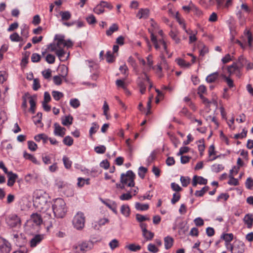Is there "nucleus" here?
Segmentation results:
<instances>
[{"mask_svg":"<svg viewBox=\"0 0 253 253\" xmlns=\"http://www.w3.org/2000/svg\"><path fill=\"white\" fill-rule=\"evenodd\" d=\"M73 249L76 250L77 253H85L87 251L91 249L88 242H82L79 243L78 246H74Z\"/></svg>","mask_w":253,"mask_h":253,"instance_id":"nucleus-6","label":"nucleus"},{"mask_svg":"<svg viewBox=\"0 0 253 253\" xmlns=\"http://www.w3.org/2000/svg\"><path fill=\"white\" fill-rule=\"evenodd\" d=\"M41 87L40 81L38 79H34L33 84V89L34 90H38Z\"/></svg>","mask_w":253,"mask_h":253,"instance_id":"nucleus-63","label":"nucleus"},{"mask_svg":"<svg viewBox=\"0 0 253 253\" xmlns=\"http://www.w3.org/2000/svg\"><path fill=\"white\" fill-rule=\"evenodd\" d=\"M54 134L55 135L63 137L65 134L66 128L61 127L59 124L55 123L54 124Z\"/></svg>","mask_w":253,"mask_h":253,"instance_id":"nucleus-8","label":"nucleus"},{"mask_svg":"<svg viewBox=\"0 0 253 253\" xmlns=\"http://www.w3.org/2000/svg\"><path fill=\"white\" fill-rule=\"evenodd\" d=\"M55 40L57 41L56 45L57 46L58 48H62V46H63V47H64L65 40L64 36L56 35L55 37Z\"/></svg>","mask_w":253,"mask_h":253,"instance_id":"nucleus-21","label":"nucleus"},{"mask_svg":"<svg viewBox=\"0 0 253 253\" xmlns=\"http://www.w3.org/2000/svg\"><path fill=\"white\" fill-rule=\"evenodd\" d=\"M28 148L32 151H35L38 148L37 145L33 141H28Z\"/></svg>","mask_w":253,"mask_h":253,"instance_id":"nucleus-50","label":"nucleus"},{"mask_svg":"<svg viewBox=\"0 0 253 253\" xmlns=\"http://www.w3.org/2000/svg\"><path fill=\"white\" fill-rule=\"evenodd\" d=\"M109 246H110V248L112 250H114L115 248L118 247H119V242H118V241L117 239H114L112 240L109 243Z\"/></svg>","mask_w":253,"mask_h":253,"instance_id":"nucleus-59","label":"nucleus"},{"mask_svg":"<svg viewBox=\"0 0 253 253\" xmlns=\"http://www.w3.org/2000/svg\"><path fill=\"white\" fill-rule=\"evenodd\" d=\"M121 213L126 217H128L130 215V209L128 205H123L121 208Z\"/></svg>","mask_w":253,"mask_h":253,"instance_id":"nucleus-24","label":"nucleus"},{"mask_svg":"<svg viewBox=\"0 0 253 253\" xmlns=\"http://www.w3.org/2000/svg\"><path fill=\"white\" fill-rule=\"evenodd\" d=\"M142 234L146 240H151L154 236L153 233L148 230H147V232L143 233Z\"/></svg>","mask_w":253,"mask_h":253,"instance_id":"nucleus-51","label":"nucleus"},{"mask_svg":"<svg viewBox=\"0 0 253 253\" xmlns=\"http://www.w3.org/2000/svg\"><path fill=\"white\" fill-rule=\"evenodd\" d=\"M218 76L219 73L217 72H215L208 76L206 80L209 83H212L214 82L218 79Z\"/></svg>","mask_w":253,"mask_h":253,"instance_id":"nucleus-19","label":"nucleus"},{"mask_svg":"<svg viewBox=\"0 0 253 253\" xmlns=\"http://www.w3.org/2000/svg\"><path fill=\"white\" fill-rule=\"evenodd\" d=\"M34 205L38 210L45 212L50 218H52L49 210L50 204L48 203V194L42 190H37L34 193Z\"/></svg>","mask_w":253,"mask_h":253,"instance_id":"nucleus-1","label":"nucleus"},{"mask_svg":"<svg viewBox=\"0 0 253 253\" xmlns=\"http://www.w3.org/2000/svg\"><path fill=\"white\" fill-rule=\"evenodd\" d=\"M223 169L224 167L221 164H214L211 167V171L215 173H218Z\"/></svg>","mask_w":253,"mask_h":253,"instance_id":"nucleus-29","label":"nucleus"},{"mask_svg":"<svg viewBox=\"0 0 253 253\" xmlns=\"http://www.w3.org/2000/svg\"><path fill=\"white\" fill-rule=\"evenodd\" d=\"M55 185L59 190H60L64 188L66 186V184L64 181L57 179L55 181Z\"/></svg>","mask_w":253,"mask_h":253,"instance_id":"nucleus-57","label":"nucleus"},{"mask_svg":"<svg viewBox=\"0 0 253 253\" xmlns=\"http://www.w3.org/2000/svg\"><path fill=\"white\" fill-rule=\"evenodd\" d=\"M42 75L45 79H49L51 76V71L50 69H48L42 72Z\"/></svg>","mask_w":253,"mask_h":253,"instance_id":"nucleus-61","label":"nucleus"},{"mask_svg":"<svg viewBox=\"0 0 253 253\" xmlns=\"http://www.w3.org/2000/svg\"><path fill=\"white\" fill-rule=\"evenodd\" d=\"M136 219L139 222H142L145 220H150L149 218L147 217L144 215H141V214H138V213L136 214Z\"/></svg>","mask_w":253,"mask_h":253,"instance_id":"nucleus-56","label":"nucleus"},{"mask_svg":"<svg viewBox=\"0 0 253 253\" xmlns=\"http://www.w3.org/2000/svg\"><path fill=\"white\" fill-rule=\"evenodd\" d=\"M132 198V195H131L130 191H128L126 193H124L122 195L120 196V199L122 201L124 200H129L131 199Z\"/></svg>","mask_w":253,"mask_h":253,"instance_id":"nucleus-48","label":"nucleus"},{"mask_svg":"<svg viewBox=\"0 0 253 253\" xmlns=\"http://www.w3.org/2000/svg\"><path fill=\"white\" fill-rule=\"evenodd\" d=\"M206 92L207 88L204 85H200L198 87L197 93L199 96H201V95H203V94L205 93Z\"/></svg>","mask_w":253,"mask_h":253,"instance_id":"nucleus-55","label":"nucleus"},{"mask_svg":"<svg viewBox=\"0 0 253 253\" xmlns=\"http://www.w3.org/2000/svg\"><path fill=\"white\" fill-rule=\"evenodd\" d=\"M119 30V27L117 24H112L109 29L106 31V35L108 36H111L114 32Z\"/></svg>","mask_w":253,"mask_h":253,"instance_id":"nucleus-27","label":"nucleus"},{"mask_svg":"<svg viewBox=\"0 0 253 253\" xmlns=\"http://www.w3.org/2000/svg\"><path fill=\"white\" fill-rule=\"evenodd\" d=\"M221 77L225 80L230 88L233 87L234 86L233 81L229 77H226L224 74H221Z\"/></svg>","mask_w":253,"mask_h":253,"instance_id":"nucleus-37","label":"nucleus"},{"mask_svg":"<svg viewBox=\"0 0 253 253\" xmlns=\"http://www.w3.org/2000/svg\"><path fill=\"white\" fill-rule=\"evenodd\" d=\"M180 181L183 187H187L190 182V178L188 177L181 176Z\"/></svg>","mask_w":253,"mask_h":253,"instance_id":"nucleus-44","label":"nucleus"},{"mask_svg":"<svg viewBox=\"0 0 253 253\" xmlns=\"http://www.w3.org/2000/svg\"><path fill=\"white\" fill-rule=\"evenodd\" d=\"M93 12L97 14H100L104 12V9L101 2L94 8Z\"/></svg>","mask_w":253,"mask_h":253,"instance_id":"nucleus-34","label":"nucleus"},{"mask_svg":"<svg viewBox=\"0 0 253 253\" xmlns=\"http://www.w3.org/2000/svg\"><path fill=\"white\" fill-rule=\"evenodd\" d=\"M74 142L73 139L70 136H65L63 140V143L68 146H71L73 145Z\"/></svg>","mask_w":253,"mask_h":253,"instance_id":"nucleus-36","label":"nucleus"},{"mask_svg":"<svg viewBox=\"0 0 253 253\" xmlns=\"http://www.w3.org/2000/svg\"><path fill=\"white\" fill-rule=\"evenodd\" d=\"M10 39L12 42H18L22 41V38L19 36L17 33H14L10 36Z\"/></svg>","mask_w":253,"mask_h":253,"instance_id":"nucleus-40","label":"nucleus"},{"mask_svg":"<svg viewBox=\"0 0 253 253\" xmlns=\"http://www.w3.org/2000/svg\"><path fill=\"white\" fill-rule=\"evenodd\" d=\"M128 250L132 252H136L141 249V246L139 245H136L134 244H131L126 247Z\"/></svg>","mask_w":253,"mask_h":253,"instance_id":"nucleus-46","label":"nucleus"},{"mask_svg":"<svg viewBox=\"0 0 253 253\" xmlns=\"http://www.w3.org/2000/svg\"><path fill=\"white\" fill-rule=\"evenodd\" d=\"M43 239V235H35L30 240V246L32 248L35 247L40 244Z\"/></svg>","mask_w":253,"mask_h":253,"instance_id":"nucleus-9","label":"nucleus"},{"mask_svg":"<svg viewBox=\"0 0 253 253\" xmlns=\"http://www.w3.org/2000/svg\"><path fill=\"white\" fill-rule=\"evenodd\" d=\"M52 217L63 218L66 214L67 209L66 203L61 198H57L54 200L52 206Z\"/></svg>","mask_w":253,"mask_h":253,"instance_id":"nucleus-2","label":"nucleus"},{"mask_svg":"<svg viewBox=\"0 0 253 253\" xmlns=\"http://www.w3.org/2000/svg\"><path fill=\"white\" fill-rule=\"evenodd\" d=\"M31 220L36 225H40L42 220L41 215L37 213H33L31 216Z\"/></svg>","mask_w":253,"mask_h":253,"instance_id":"nucleus-17","label":"nucleus"},{"mask_svg":"<svg viewBox=\"0 0 253 253\" xmlns=\"http://www.w3.org/2000/svg\"><path fill=\"white\" fill-rule=\"evenodd\" d=\"M63 162L64 165L65 167L67 169H69L71 167L72 162L70 160L69 158L64 156L63 157Z\"/></svg>","mask_w":253,"mask_h":253,"instance_id":"nucleus-39","label":"nucleus"},{"mask_svg":"<svg viewBox=\"0 0 253 253\" xmlns=\"http://www.w3.org/2000/svg\"><path fill=\"white\" fill-rule=\"evenodd\" d=\"M135 175L133 172L129 170L126 173H122L121 175L120 181L122 184H125L128 187H134L135 185L134 179Z\"/></svg>","mask_w":253,"mask_h":253,"instance_id":"nucleus-3","label":"nucleus"},{"mask_svg":"<svg viewBox=\"0 0 253 253\" xmlns=\"http://www.w3.org/2000/svg\"><path fill=\"white\" fill-rule=\"evenodd\" d=\"M91 125L92 126L89 129V135L91 137L92 136V134L95 133L99 128V126L95 122L93 123Z\"/></svg>","mask_w":253,"mask_h":253,"instance_id":"nucleus-43","label":"nucleus"},{"mask_svg":"<svg viewBox=\"0 0 253 253\" xmlns=\"http://www.w3.org/2000/svg\"><path fill=\"white\" fill-rule=\"evenodd\" d=\"M169 35L171 38L174 40L176 43L180 42V40L177 37V33L172 30H171L169 33Z\"/></svg>","mask_w":253,"mask_h":253,"instance_id":"nucleus-45","label":"nucleus"},{"mask_svg":"<svg viewBox=\"0 0 253 253\" xmlns=\"http://www.w3.org/2000/svg\"><path fill=\"white\" fill-rule=\"evenodd\" d=\"M164 242L165 249L168 250L172 246L173 240L171 237L167 236L164 238Z\"/></svg>","mask_w":253,"mask_h":253,"instance_id":"nucleus-22","label":"nucleus"},{"mask_svg":"<svg viewBox=\"0 0 253 253\" xmlns=\"http://www.w3.org/2000/svg\"><path fill=\"white\" fill-rule=\"evenodd\" d=\"M42 119V113L39 112L35 116L33 117V121L35 125H37L41 123Z\"/></svg>","mask_w":253,"mask_h":253,"instance_id":"nucleus-41","label":"nucleus"},{"mask_svg":"<svg viewBox=\"0 0 253 253\" xmlns=\"http://www.w3.org/2000/svg\"><path fill=\"white\" fill-rule=\"evenodd\" d=\"M80 102L77 98H72L70 101V105L74 108H77L80 106Z\"/></svg>","mask_w":253,"mask_h":253,"instance_id":"nucleus-42","label":"nucleus"},{"mask_svg":"<svg viewBox=\"0 0 253 253\" xmlns=\"http://www.w3.org/2000/svg\"><path fill=\"white\" fill-rule=\"evenodd\" d=\"M46 61L49 64H53L55 62V56L51 54H48L45 57Z\"/></svg>","mask_w":253,"mask_h":253,"instance_id":"nucleus-58","label":"nucleus"},{"mask_svg":"<svg viewBox=\"0 0 253 253\" xmlns=\"http://www.w3.org/2000/svg\"><path fill=\"white\" fill-rule=\"evenodd\" d=\"M234 171V169H232L230 170V174L229 175V180L228 182V184L230 185L237 186L239 185V182L237 179L233 177L232 172Z\"/></svg>","mask_w":253,"mask_h":253,"instance_id":"nucleus-20","label":"nucleus"},{"mask_svg":"<svg viewBox=\"0 0 253 253\" xmlns=\"http://www.w3.org/2000/svg\"><path fill=\"white\" fill-rule=\"evenodd\" d=\"M247 62V60L244 57L243 55H241L239 57L238 60L233 63L235 64V65L237 66L236 69H240L242 70Z\"/></svg>","mask_w":253,"mask_h":253,"instance_id":"nucleus-15","label":"nucleus"},{"mask_svg":"<svg viewBox=\"0 0 253 253\" xmlns=\"http://www.w3.org/2000/svg\"><path fill=\"white\" fill-rule=\"evenodd\" d=\"M148 204H142L139 202H136L135 204V208L138 211H146L149 209Z\"/></svg>","mask_w":253,"mask_h":253,"instance_id":"nucleus-25","label":"nucleus"},{"mask_svg":"<svg viewBox=\"0 0 253 253\" xmlns=\"http://www.w3.org/2000/svg\"><path fill=\"white\" fill-rule=\"evenodd\" d=\"M52 95L53 98L56 101L59 100L64 96L63 93L61 92L55 90L52 92Z\"/></svg>","mask_w":253,"mask_h":253,"instance_id":"nucleus-38","label":"nucleus"},{"mask_svg":"<svg viewBox=\"0 0 253 253\" xmlns=\"http://www.w3.org/2000/svg\"><path fill=\"white\" fill-rule=\"evenodd\" d=\"M243 221L248 228H251L253 224V214L248 213L245 215Z\"/></svg>","mask_w":253,"mask_h":253,"instance_id":"nucleus-14","label":"nucleus"},{"mask_svg":"<svg viewBox=\"0 0 253 253\" xmlns=\"http://www.w3.org/2000/svg\"><path fill=\"white\" fill-rule=\"evenodd\" d=\"M56 54L58 56L59 58L61 60L63 58L65 54V52L62 48H59L56 51Z\"/></svg>","mask_w":253,"mask_h":253,"instance_id":"nucleus-64","label":"nucleus"},{"mask_svg":"<svg viewBox=\"0 0 253 253\" xmlns=\"http://www.w3.org/2000/svg\"><path fill=\"white\" fill-rule=\"evenodd\" d=\"M149 14V10L148 9L141 8L138 11L136 16L139 19L144 18L146 19L148 17Z\"/></svg>","mask_w":253,"mask_h":253,"instance_id":"nucleus-16","label":"nucleus"},{"mask_svg":"<svg viewBox=\"0 0 253 253\" xmlns=\"http://www.w3.org/2000/svg\"><path fill=\"white\" fill-rule=\"evenodd\" d=\"M29 98H30L29 103L30 104V108L29 111L32 114H34L35 113L36 106V101L33 98V97L32 96H30L29 97Z\"/></svg>","mask_w":253,"mask_h":253,"instance_id":"nucleus-32","label":"nucleus"},{"mask_svg":"<svg viewBox=\"0 0 253 253\" xmlns=\"http://www.w3.org/2000/svg\"><path fill=\"white\" fill-rule=\"evenodd\" d=\"M0 251L2 253H9L11 251L10 243L1 237H0Z\"/></svg>","mask_w":253,"mask_h":253,"instance_id":"nucleus-7","label":"nucleus"},{"mask_svg":"<svg viewBox=\"0 0 253 253\" xmlns=\"http://www.w3.org/2000/svg\"><path fill=\"white\" fill-rule=\"evenodd\" d=\"M95 151L98 154H104L106 151V147L104 145H100L94 148Z\"/></svg>","mask_w":253,"mask_h":253,"instance_id":"nucleus-49","label":"nucleus"},{"mask_svg":"<svg viewBox=\"0 0 253 253\" xmlns=\"http://www.w3.org/2000/svg\"><path fill=\"white\" fill-rule=\"evenodd\" d=\"M8 222L11 227H15L20 224L21 220L17 215L12 214L9 217Z\"/></svg>","mask_w":253,"mask_h":253,"instance_id":"nucleus-11","label":"nucleus"},{"mask_svg":"<svg viewBox=\"0 0 253 253\" xmlns=\"http://www.w3.org/2000/svg\"><path fill=\"white\" fill-rule=\"evenodd\" d=\"M147 171V169L143 167H140L139 168L138 175L141 178H144L145 174Z\"/></svg>","mask_w":253,"mask_h":253,"instance_id":"nucleus-54","label":"nucleus"},{"mask_svg":"<svg viewBox=\"0 0 253 253\" xmlns=\"http://www.w3.org/2000/svg\"><path fill=\"white\" fill-rule=\"evenodd\" d=\"M247 130H246L245 129H243V131L241 133L236 134L234 135V138L235 139H239L243 138L246 137L247 136Z\"/></svg>","mask_w":253,"mask_h":253,"instance_id":"nucleus-62","label":"nucleus"},{"mask_svg":"<svg viewBox=\"0 0 253 253\" xmlns=\"http://www.w3.org/2000/svg\"><path fill=\"white\" fill-rule=\"evenodd\" d=\"M237 67V66L234 63H233L231 65L228 66L227 71L229 74V76L234 74H236L238 77L241 76V70L240 69H236Z\"/></svg>","mask_w":253,"mask_h":253,"instance_id":"nucleus-12","label":"nucleus"},{"mask_svg":"<svg viewBox=\"0 0 253 253\" xmlns=\"http://www.w3.org/2000/svg\"><path fill=\"white\" fill-rule=\"evenodd\" d=\"M41 56L40 54L37 53H33L31 56L32 62L35 63L38 62L41 60Z\"/></svg>","mask_w":253,"mask_h":253,"instance_id":"nucleus-53","label":"nucleus"},{"mask_svg":"<svg viewBox=\"0 0 253 253\" xmlns=\"http://www.w3.org/2000/svg\"><path fill=\"white\" fill-rule=\"evenodd\" d=\"M60 14L61 16L62 20H68L71 17V14L68 11H61Z\"/></svg>","mask_w":253,"mask_h":253,"instance_id":"nucleus-35","label":"nucleus"},{"mask_svg":"<svg viewBox=\"0 0 253 253\" xmlns=\"http://www.w3.org/2000/svg\"><path fill=\"white\" fill-rule=\"evenodd\" d=\"M151 40L152 42L153 43L155 48L157 50H160V46L161 45H162L163 46L164 51L167 53H168V50L167 48L166 42L163 39L157 40L156 37L154 35L153 33H151Z\"/></svg>","mask_w":253,"mask_h":253,"instance_id":"nucleus-5","label":"nucleus"},{"mask_svg":"<svg viewBox=\"0 0 253 253\" xmlns=\"http://www.w3.org/2000/svg\"><path fill=\"white\" fill-rule=\"evenodd\" d=\"M199 142L200 144H198V150L200 152V155L202 156L205 148V144H204L203 141L199 140Z\"/></svg>","mask_w":253,"mask_h":253,"instance_id":"nucleus-60","label":"nucleus"},{"mask_svg":"<svg viewBox=\"0 0 253 253\" xmlns=\"http://www.w3.org/2000/svg\"><path fill=\"white\" fill-rule=\"evenodd\" d=\"M7 175L8 178L7 185L9 187H11L15 183L16 180L18 177V175L17 174L14 173L11 171L8 172V174Z\"/></svg>","mask_w":253,"mask_h":253,"instance_id":"nucleus-13","label":"nucleus"},{"mask_svg":"<svg viewBox=\"0 0 253 253\" xmlns=\"http://www.w3.org/2000/svg\"><path fill=\"white\" fill-rule=\"evenodd\" d=\"M89 178L84 179L82 177H79L78 178V186L79 187H83L85 183L87 185L89 184Z\"/></svg>","mask_w":253,"mask_h":253,"instance_id":"nucleus-33","label":"nucleus"},{"mask_svg":"<svg viewBox=\"0 0 253 253\" xmlns=\"http://www.w3.org/2000/svg\"><path fill=\"white\" fill-rule=\"evenodd\" d=\"M183 29L185 31V32L190 35L189 36V43H192L195 42L197 40V38L195 34H192V32L191 30L188 31L186 29L185 25L184 24L183 26Z\"/></svg>","mask_w":253,"mask_h":253,"instance_id":"nucleus-28","label":"nucleus"},{"mask_svg":"<svg viewBox=\"0 0 253 253\" xmlns=\"http://www.w3.org/2000/svg\"><path fill=\"white\" fill-rule=\"evenodd\" d=\"M245 245L244 243H240L234 246V252L233 253H243L244 252Z\"/></svg>","mask_w":253,"mask_h":253,"instance_id":"nucleus-30","label":"nucleus"},{"mask_svg":"<svg viewBox=\"0 0 253 253\" xmlns=\"http://www.w3.org/2000/svg\"><path fill=\"white\" fill-rule=\"evenodd\" d=\"M208 182L207 179L204 178L202 176L195 175L193 178L192 185L196 187L197 184L201 185H206Z\"/></svg>","mask_w":253,"mask_h":253,"instance_id":"nucleus-10","label":"nucleus"},{"mask_svg":"<svg viewBox=\"0 0 253 253\" xmlns=\"http://www.w3.org/2000/svg\"><path fill=\"white\" fill-rule=\"evenodd\" d=\"M86 20L90 25L96 23V18L93 14H90L88 17H87L86 18Z\"/></svg>","mask_w":253,"mask_h":253,"instance_id":"nucleus-52","label":"nucleus"},{"mask_svg":"<svg viewBox=\"0 0 253 253\" xmlns=\"http://www.w3.org/2000/svg\"><path fill=\"white\" fill-rule=\"evenodd\" d=\"M85 223V216L83 212L79 211L75 215L73 220V224L77 229L81 230L84 226Z\"/></svg>","mask_w":253,"mask_h":253,"instance_id":"nucleus-4","label":"nucleus"},{"mask_svg":"<svg viewBox=\"0 0 253 253\" xmlns=\"http://www.w3.org/2000/svg\"><path fill=\"white\" fill-rule=\"evenodd\" d=\"M73 118L70 115L66 116L61 118L62 124L65 126H68L72 125L73 123Z\"/></svg>","mask_w":253,"mask_h":253,"instance_id":"nucleus-18","label":"nucleus"},{"mask_svg":"<svg viewBox=\"0 0 253 253\" xmlns=\"http://www.w3.org/2000/svg\"><path fill=\"white\" fill-rule=\"evenodd\" d=\"M209 189L210 188L209 186H205L202 188L201 190H197L195 192V195L197 197H202L209 190Z\"/></svg>","mask_w":253,"mask_h":253,"instance_id":"nucleus-31","label":"nucleus"},{"mask_svg":"<svg viewBox=\"0 0 253 253\" xmlns=\"http://www.w3.org/2000/svg\"><path fill=\"white\" fill-rule=\"evenodd\" d=\"M23 157L25 159L29 160L35 164H40V163L37 161L36 158L33 155L29 154L26 152H24Z\"/></svg>","mask_w":253,"mask_h":253,"instance_id":"nucleus-23","label":"nucleus"},{"mask_svg":"<svg viewBox=\"0 0 253 253\" xmlns=\"http://www.w3.org/2000/svg\"><path fill=\"white\" fill-rule=\"evenodd\" d=\"M221 238L225 241V243H230L233 239V234L232 233H224Z\"/></svg>","mask_w":253,"mask_h":253,"instance_id":"nucleus-26","label":"nucleus"},{"mask_svg":"<svg viewBox=\"0 0 253 253\" xmlns=\"http://www.w3.org/2000/svg\"><path fill=\"white\" fill-rule=\"evenodd\" d=\"M106 57V61L108 63H113L115 60V57L110 51L107 52Z\"/></svg>","mask_w":253,"mask_h":253,"instance_id":"nucleus-47","label":"nucleus"}]
</instances>
